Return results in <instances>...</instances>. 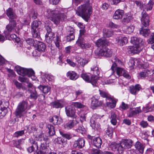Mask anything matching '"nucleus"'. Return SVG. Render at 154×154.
<instances>
[{"mask_svg": "<svg viewBox=\"0 0 154 154\" xmlns=\"http://www.w3.org/2000/svg\"><path fill=\"white\" fill-rule=\"evenodd\" d=\"M71 105L78 108H81L84 107L85 106L81 103L79 102H73Z\"/></svg>", "mask_w": 154, "mask_h": 154, "instance_id": "8fccbe9b", "label": "nucleus"}, {"mask_svg": "<svg viewBox=\"0 0 154 154\" xmlns=\"http://www.w3.org/2000/svg\"><path fill=\"white\" fill-rule=\"evenodd\" d=\"M21 140H19L17 141H14V145L17 148L21 149L22 148L20 146L21 144Z\"/></svg>", "mask_w": 154, "mask_h": 154, "instance_id": "6e6d98bb", "label": "nucleus"}, {"mask_svg": "<svg viewBox=\"0 0 154 154\" xmlns=\"http://www.w3.org/2000/svg\"><path fill=\"white\" fill-rule=\"evenodd\" d=\"M153 3L152 1H150L148 3L143 7V8L146 10V11L151 10L152 8Z\"/></svg>", "mask_w": 154, "mask_h": 154, "instance_id": "de8ad7c7", "label": "nucleus"}, {"mask_svg": "<svg viewBox=\"0 0 154 154\" xmlns=\"http://www.w3.org/2000/svg\"><path fill=\"white\" fill-rule=\"evenodd\" d=\"M98 79V75H92L90 79V82L91 83L93 86H95L97 83V81Z\"/></svg>", "mask_w": 154, "mask_h": 154, "instance_id": "79ce46f5", "label": "nucleus"}, {"mask_svg": "<svg viewBox=\"0 0 154 154\" xmlns=\"http://www.w3.org/2000/svg\"><path fill=\"white\" fill-rule=\"evenodd\" d=\"M76 44L83 49H88L91 47V45L90 43H85L84 39L80 36L76 41Z\"/></svg>", "mask_w": 154, "mask_h": 154, "instance_id": "1a4fd4ad", "label": "nucleus"}, {"mask_svg": "<svg viewBox=\"0 0 154 154\" xmlns=\"http://www.w3.org/2000/svg\"><path fill=\"white\" fill-rule=\"evenodd\" d=\"M49 121L50 122H53L54 124L59 125L62 122V120L59 116L54 115L50 119Z\"/></svg>", "mask_w": 154, "mask_h": 154, "instance_id": "4be33fe9", "label": "nucleus"}, {"mask_svg": "<svg viewBox=\"0 0 154 154\" xmlns=\"http://www.w3.org/2000/svg\"><path fill=\"white\" fill-rule=\"evenodd\" d=\"M91 70L93 72V75H98L100 73V71L98 67L94 66L91 68Z\"/></svg>", "mask_w": 154, "mask_h": 154, "instance_id": "3c124183", "label": "nucleus"}, {"mask_svg": "<svg viewBox=\"0 0 154 154\" xmlns=\"http://www.w3.org/2000/svg\"><path fill=\"white\" fill-rule=\"evenodd\" d=\"M133 143V141L130 139L122 140L120 143V151L123 153L125 149H129L131 147Z\"/></svg>", "mask_w": 154, "mask_h": 154, "instance_id": "0eeeda50", "label": "nucleus"}, {"mask_svg": "<svg viewBox=\"0 0 154 154\" xmlns=\"http://www.w3.org/2000/svg\"><path fill=\"white\" fill-rule=\"evenodd\" d=\"M112 54L111 50L106 47L100 49L98 53L99 56H103L106 57H111Z\"/></svg>", "mask_w": 154, "mask_h": 154, "instance_id": "9b49d317", "label": "nucleus"}, {"mask_svg": "<svg viewBox=\"0 0 154 154\" xmlns=\"http://www.w3.org/2000/svg\"><path fill=\"white\" fill-rule=\"evenodd\" d=\"M141 21L143 26L147 27L149 25L150 22L149 17L147 13L144 11L142 12Z\"/></svg>", "mask_w": 154, "mask_h": 154, "instance_id": "4468645a", "label": "nucleus"}, {"mask_svg": "<svg viewBox=\"0 0 154 154\" xmlns=\"http://www.w3.org/2000/svg\"><path fill=\"white\" fill-rule=\"evenodd\" d=\"M38 88L44 93L47 94L50 91L51 88L48 86L40 85Z\"/></svg>", "mask_w": 154, "mask_h": 154, "instance_id": "c9c22d12", "label": "nucleus"}, {"mask_svg": "<svg viewBox=\"0 0 154 154\" xmlns=\"http://www.w3.org/2000/svg\"><path fill=\"white\" fill-rule=\"evenodd\" d=\"M29 142L32 144V146L29 147L27 149V150L29 152L31 153L38 150V146L36 141L34 140L33 138H30L29 140Z\"/></svg>", "mask_w": 154, "mask_h": 154, "instance_id": "f8f14e48", "label": "nucleus"}, {"mask_svg": "<svg viewBox=\"0 0 154 154\" xmlns=\"http://www.w3.org/2000/svg\"><path fill=\"white\" fill-rule=\"evenodd\" d=\"M121 147L120 143H117L115 142H112L110 145V148L114 151H117L119 153L122 154V152L120 151V147Z\"/></svg>", "mask_w": 154, "mask_h": 154, "instance_id": "412c9836", "label": "nucleus"}, {"mask_svg": "<svg viewBox=\"0 0 154 154\" xmlns=\"http://www.w3.org/2000/svg\"><path fill=\"white\" fill-rule=\"evenodd\" d=\"M131 19V17L129 16H125L123 19L122 22L125 23H128Z\"/></svg>", "mask_w": 154, "mask_h": 154, "instance_id": "69168bd1", "label": "nucleus"}, {"mask_svg": "<svg viewBox=\"0 0 154 154\" xmlns=\"http://www.w3.org/2000/svg\"><path fill=\"white\" fill-rule=\"evenodd\" d=\"M128 41L127 38L125 37L120 36H117L115 39L116 43L120 46H122L127 44Z\"/></svg>", "mask_w": 154, "mask_h": 154, "instance_id": "dca6fc26", "label": "nucleus"}, {"mask_svg": "<svg viewBox=\"0 0 154 154\" xmlns=\"http://www.w3.org/2000/svg\"><path fill=\"white\" fill-rule=\"evenodd\" d=\"M28 91H29L30 93L29 96V98L32 99L36 100L37 98L38 95L35 89L34 88V90H33L31 89H29Z\"/></svg>", "mask_w": 154, "mask_h": 154, "instance_id": "e433bc0d", "label": "nucleus"}, {"mask_svg": "<svg viewBox=\"0 0 154 154\" xmlns=\"http://www.w3.org/2000/svg\"><path fill=\"white\" fill-rule=\"evenodd\" d=\"M131 42L134 45H143L144 42L142 39L136 36L131 38Z\"/></svg>", "mask_w": 154, "mask_h": 154, "instance_id": "aec40b11", "label": "nucleus"}, {"mask_svg": "<svg viewBox=\"0 0 154 154\" xmlns=\"http://www.w3.org/2000/svg\"><path fill=\"white\" fill-rule=\"evenodd\" d=\"M6 14L9 18V20H14L17 18V16L15 13L14 11L11 8H9L6 11Z\"/></svg>", "mask_w": 154, "mask_h": 154, "instance_id": "f3484780", "label": "nucleus"}, {"mask_svg": "<svg viewBox=\"0 0 154 154\" xmlns=\"http://www.w3.org/2000/svg\"><path fill=\"white\" fill-rule=\"evenodd\" d=\"M41 22L34 21L31 24L32 33L33 37L39 38L40 37L39 31L41 29Z\"/></svg>", "mask_w": 154, "mask_h": 154, "instance_id": "423d86ee", "label": "nucleus"}, {"mask_svg": "<svg viewBox=\"0 0 154 154\" xmlns=\"http://www.w3.org/2000/svg\"><path fill=\"white\" fill-rule=\"evenodd\" d=\"M66 143V140H65L64 139L61 137H59L58 144L63 145Z\"/></svg>", "mask_w": 154, "mask_h": 154, "instance_id": "774afa93", "label": "nucleus"}, {"mask_svg": "<svg viewBox=\"0 0 154 154\" xmlns=\"http://www.w3.org/2000/svg\"><path fill=\"white\" fill-rule=\"evenodd\" d=\"M28 105V103L25 101L19 103L14 112L16 118H20L25 116L27 110L30 108V106Z\"/></svg>", "mask_w": 154, "mask_h": 154, "instance_id": "f03ea898", "label": "nucleus"}, {"mask_svg": "<svg viewBox=\"0 0 154 154\" xmlns=\"http://www.w3.org/2000/svg\"><path fill=\"white\" fill-rule=\"evenodd\" d=\"M47 128L48 130V133L49 136H53L55 134V131L54 126L51 124L47 125Z\"/></svg>", "mask_w": 154, "mask_h": 154, "instance_id": "4c0bfd02", "label": "nucleus"}, {"mask_svg": "<svg viewBox=\"0 0 154 154\" xmlns=\"http://www.w3.org/2000/svg\"><path fill=\"white\" fill-rule=\"evenodd\" d=\"M65 111L68 116L73 118H76L75 110L72 105L66 106L65 107Z\"/></svg>", "mask_w": 154, "mask_h": 154, "instance_id": "ddd939ff", "label": "nucleus"}, {"mask_svg": "<svg viewBox=\"0 0 154 154\" xmlns=\"http://www.w3.org/2000/svg\"><path fill=\"white\" fill-rule=\"evenodd\" d=\"M50 105L52 107L56 108H61L63 107L62 102L59 100H55L51 103Z\"/></svg>", "mask_w": 154, "mask_h": 154, "instance_id": "b1692460", "label": "nucleus"}, {"mask_svg": "<svg viewBox=\"0 0 154 154\" xmlns=\"http://www.w3.org/2000/svg\"><path fill=\"white\" fill-rule=\"evenodd\" d=\"M150 32V30L147 29V27H145L143 26L140 30V33L144 36L146 37L148 36Z\"/></svg>", "mask_w": 154, "mask_h": 154, "instance_id": "2f4dec72", "label": "nucleus"}, {"mask_svg": "<svg viewBox=\"0 0 154 154\" xmlns=\"http://www.w3.org/2000/svg\"><path fill=\"white\" fill-rule=\"evenodd\" d=\"M77 123L75 120H70L65 125L64 127L66 128L71 129L74 127Z\"/></svg>", "mask_w": 154, "mask_h": 154, "instance_id": "473e14b6", "label": "nucleus"}, {"mask_svg": "<svg viewBox=\"0 0 154 154\" xmlns=\"http://www.w3.org/2000/svg\"><path fill=\"white\" fill-rule=\"evenodd\" d=\"M143 48V45H134L133 46H131L129 47L131 52L137 54L140 52Z\"/></svg>", "mask_w": 154, "mask_h": 154, "instance_id": "6ab92c4d", "label": "nucleus"}, {"mask_svg": "<svg viewBox=\"0 0 154 154\" xmlns=\"http://www.w3.org/2000/svg\"><path fill=\"white\" fill-rule=\"evenodd\" d=\"M103 35L105 37L109 38L113 34V31L112 30L104 29Z\"/></svg>", "mask_w": 154, "mask_h": 154, "instance_id": "a18cd8bd", "label": "nucleus"}, {"mask_svg": "<svg viewBox=\"0 0 154 154\" xmlns=\"http://www.w3.org/2000/svg\"><path fill=\"white\" fill-rule=\"evenodd\" d=\"M135 147L139 152L142 153L143 152L144 146L139 141H137L134 145Z\"/></svg>", "mask_w": 154, "mask_h": 154, "instance_id": "f704fd0d", "label": "nucleus"}, {"mask_svg": "<svg viewBox=\"0 0 154 154\" xmlns=\"http://www.w3.org/2000/svg\"><path fill=\"white\" fill-rule=\"evenodd\" d=\"M141 110L140 107H136L135 108H130L128 112V116L129 117H131L136 116L139 113L141 112Z\"/></svg>", "mask_w": 154, "mask_h": 154, "instance_id": "a211bd4d", "label": "nucleus"}, {"mask_svg": "<svg viewBox=\"0 0 154 154\" xmlns=\"http://www.w3.org/2000/svg\"><path fill=\"white\" fill-rule=\"evenodd\" d=\"M141 89V86L140 85L137 84L134 86L130 87V91L131 94L135 95Z\"/></svg>", "mask_w": 154, "mask_h": 154, "instance_id": "393cba45", "label": "nucleus"}, {"mask_svg": "<svg viewBox=\"0 0 154 154\" xmlns=\"http://www.w3.org/2000/svg\"><path fill=\"white\" fill-rule=\"evenodd\" d=\"M92 152L93 154H103V152L98 149H93Z\"/></svg>", "mask_w": 154, "mask_h": 154, "instance_id": "338daca9", "label": "nucleus"}, {"mask_svg": "<svg viewBox=\"0 0 154 154\" xmlns=\"http://www.w3.org/2000/svg\"><path fill=\"white\" fill-rule=\"evenodd\" d=\"M147 42L148 44H152L151 48L154 49V33H152L151 34L149 38L147 40Z\"/></svg>", "mask_w": 154, "mask_h": 154, "instance_id": "c03bdc74", "label": "nucleus"}, {"mask_svg": "<svg viewBox=\"0 0 154 154\" xmlns=\"http://www.w3.org/2000/svg\"><path fill=\"white\" fill-rule=\"evenodd\" d=\"M102 143L101 139L100 137L94 138L93 139V145L97 148L101 147V146Z\"/></svg>", "mask_w": 154, "mask_h": 154, "instance_id": "bb28decb", "label": "nucleus"}, {"mask_svg": "<svg viewBox=\"0 0 154 154\" xmlns=\"http://www.w3.org/2000/svg\"><path fill=\"white\" fill-rule=\"evenodd\" d=\"M91 126L92 128L95 130H97L100 129V124H96L95 121L93 119H91L90 120Z\"/></svg>", "mask_w": 154, "mask_h": 154, "instance_id": "58836bf2", "label": "nucleus"}, {"mask_svg": "<svg viewBox=\"0 0 154 154\" xmlns=\"http://www.w3.org/2000/svg\"><path fill=\"white\" fill-rule=\"evenodd\" d=\"M66 76L69 79L73 80H75L79 77L78 75L75 72L70 71L66 73Z\"/></svg>", "mask_w": 154, "mask_h": 154, "instance_id": "5701e85b", "label": "nucleus"}, {"mask_svg": "<svg viewBox=\"0 0 154 154\" xmlns=\"http://www.w3.org/2000/svg\"><path fill=\"white\" fill-rule=\"evenodd\" d=\"M60 38L59 36H57L54 40V43L57 47H60Z\"/></svg>", "mask_w": 154, "mask_h": 154, "instance_id": "0e129e2a", "label": "nucleus"}, {"mask_svg": "<svg viewBox=\"0 0 154 154\" xmlns=\"http://www.w3.org/2000/svg\"><path fill=\"white\" fill-rule=\"evenodd\" d=\"M9 104L8 101H4L2 105V106L1 107L4 110V115L5 113H7L8 112V109Z\"/></svg>", "mask_w": 154, "mask_h": 154, "instance_id": "37998d69", "label": "nucleus"}, {"mask_svg": "<svg viewBox=\"0 0 154 154\" xmlns=\"http://www.w3.org/2000/svg\"><path fill=\"white\" fill-rule=\"evenodd\" d=\"M92 9L89 4H83L79 7L77 13L87 21L91 13Z\"/></svg>", "mask_w": 154, "mask_h": 154, "instance_id": "f257e3e1", "label": "nucleus"}, {"mask_svg": "<svg viewBox=\"0 0 154 154\" xmlns=\"http://www.w3.org/2000/svg\"><path fill=\"white\" fill-rule=\"evenodd\" d=\"M150 71L148 70H145L139 73V76L141 78H144L150 75Z\"/></svg>", "mask_w": 154, "mask_h": 154, "instance_id": "a19ab883", "label": "nucleus"}, {"mask_svg": "<svg viewBox=\"0 0 154 154\" xmlns=\"http://www.w3.org/2000/svg\"><path fill=\"white\" fill-rule=\"evenodd\" d=\"M111 123L114 125H116L117 123V117L116 113L113 112H112L109 117Z\"/></svg>", "mask_w": 154, "mask_h": 154, "instance_id": "72a5a7b5", "label": "nucleus"}, {"mask_svg": "<svg viewBox=\"0 0 154 154\" xmlns=\"http://www.w3.org/2000/svg\"><path fill=\"white\" fill-rule=\"evenodd\" d=\"M75 30L71 26H67L66 28V34L67 35L66 39L67 42H70L74 40L75 35L74 33Z\"/></svg>", "mask_w": 154, "mask_h": 154, "instance_id": "9d476101", "label": "nucleus"}, {"mask_svg": "<svg viewBox=\"0 0 154 154\" xmlns=\"http://www.w3.org/2000/svg\"><path fill=\"white\" fill-rule=\"evenodd\" d=\"M114 128L108 125L107 128L105 129L106 134L109 137H112L113 135Z\"/></svg>", "mask_w": 154, "mask_h": 154, "instance_id": "ea45409f", "label": "nucleus"}, {"mask_svg": "<svg viewBox=\"0 0 154 154\" xmlns=\"http://www.w3.org/2000/svg\"><path fill=\"white\" fill-rule=\"evenodd\" d=\"M102 102L101 101H99L98 100L93 97L91 98V106L94 107L99 106L101 105Z\"/></svg>", "mask_w": 154, "mask_h": 154, "instance_id": "7c9ffc66", "label": "nucleus"}, {"mask_svg": "<svg viewBox=\"0 0 154 154\" xmlns=\"http://www.w3.org/2000/svg\"><path fill=\"white\" fill-rule=\"evenodd\" d=\"M78 62L81 66H84L85 64L88 63V61L87 60L80 58L79 60H78Z\"/></svg>", "mask_w": 154, "mask_h": 154, "instance_id": "4d7b16f0", "label": "nucleus"}, {"mask_svg": "<svg viewBox=\"0 0 154 154\" xmlns=\"http://www.w3.org/2000/svg\"><path fill=\"white\" fill-rule=\"evenodd\" d=\"M107 42L104 39L100 38L98 39L95 43L96 45L98 47L102 46L103 47L107 44Z\"/></svg>", "mask_w": 154, "mask_h": 154, "instance_id": "c756f323", "label": "nucleus"}, {"mask_svg": "<svg viewBox=\"0 0 154 154\" xmlns=\"http://www.w3.org/2000/svg\"><path fill=\"white\" fill-rule=\"evenodd\" d=\"M125 70L120 67H117L116 69V74L119 76H121L123 73L125 72Z\"/></svg>", "mask_w": 154, "mask_h": 154, "instance_id": "5fc2aeb1", "label": "nucleus"}, {"mask_svg": "<svg viewBox=\"0 0 154 154\" xmlns=\"http://www.w3.org/2000/svg\"><path fill=\"white\" fill-rule=\"evenodd\" d=\"M47 16L56 25L59 24L62 19L60 17V13L57 11L48 9L47 11Z\"/></svg>", "mask_w": 154, "mask_h": 154, "instance_id": "7ed1b4c3", "label": "nucleus"}, {"mask_svg": "<svg viewBox=\"0 0 154 154\" xmlns=\"http://www.w3.org/2000/svg\"><path fill=\"white\" fill-rule=\"evenodd\" d=\"M9 23L8 24L6 27V30L5 31L4 33L6 35H8L10 33L13 32L15 31L22 28L21 26L20 27L19 25H17V23L14 20H9Z\"/></svg>", "mask_w": 154, "mask_h": 154, "instance_id": "39448f33", "label": "nucleus"}, {"mask_svg": "<svg viewBox=\"0 0 154 154\" xmlns=\"http://www.w3.org/2000/svg\"><path fill=\"white\" fill-rule=\"evenodd\" d=\"M24 130L17 131L15 133L14 135L15 137H18L19 136H22L24 134Z\"/></svg>", "mask_w": 154, "mask_h": 154, "instance_id": "052dcab7", "label": "nucleus"}, {"mask_svg": "<svg viewBox=\"0 0 154 154\" xmlns=\"http://www.w3.org/2000/svg\"><path fill=\"white\" fill-rule=\"evenodd\" d=\"M114 63L111 66V68L113 69V68H115L117 66V64H120L122 63L121 61L117 57H115Z\"/></svg>", "mask_w": 154, "mask_h": 154, "instance_id": "603ef678", "label": "nucleus"}, {"mask_svg": "<svg viewBox=\"0 0 154 154\" xmlns=\"http://www.w3.org/2000/svg\"><path fill=\"white\" fill-rule=\"evenodd\" d=\"M27 129L30 132H33L37 131L36 127L34 125H32L27 127Z\"/></svg>", "mask_w": 154, "mask_h": 154, "instance_id": "680f3d73", "label": "nucleus"}, {"mask_svg": "<svg viewBox=\"0 0 154 154\" xmlns=\"http://www.w3.org/2000/svg\"><path fill=\"white\" fill-rule=\"evenodd\" d=\"M124 14V11L122 10L119 9L116 10L113 16V18L115 19H121Z\"/></svg>", "mask_w": 154, "mask_h": 154, "instance_id": "a878e982", "label": "nucleus"}, {"mask_svg": "<svg viewBox=\"0 0 154 154\" xmlns=\"http://www.w3.org/2000/svg\"><path fill=\"white\" fill-rule=\"evenodd\" d=\"M100 94V96L106 98L107 100L110 99L109 94L106 92L102 90H99Z\"/></svg>", "mask_w": 154, "mask_h": 154, "instance_id": "09e8293b", "label": "nucleus"}, {"mask_svg": "<svg viewBox=\"0 0 154 154\" xmlns=\"http://www.w3.org/2000/svg\"><path fill=\"white\" fill-rule=\"evenodd\" d=\"M108 100H110V102H106V105L107 106L112 108H114L116 106V101L113 100L110 97V99H109Z\"/></svg>", "mask_w": 154, "mask_h": 154, "instance_id": "49530a36", "label": "nucleus"}, {"mask_svg": "<svg viewBox=\"0 0 154 154\" xmlns=\"http://www.w3.org/2000/svg\"><path fill=\"white\" fill-rule=\"evenodd\" d=\"M73 139L75 140L73 145V147L75 149H82L85 146V141L83 138L79 137L77 139L75 138Z\"/></svg>", "mask_w": 154, "mask_h": 154, "instance_id": "6e6552de", "label": "nucleus"}, {"mask_svg": "<svg viewBox=\"0 0 154 154\" xmlns=\"http://www.w3.org/2000/svg\"><path fill=\"white\" fill-rule=\"evenodd\" d=\"M81 77L85 81L88 82H90V79L89 76L86 73H82L81 74Z\"/></svg>", "mask_w": 154, "mask_h": 154, "instance_id": "13d9d810", "label": "nucleus"}, {"mask_svg": "<svg viewBox=\"0 0 154 154\" xmlns=\"http://www.w3.org/2000/svg\"><path fill=\"white\" fill-rule=\"evenodd\" d=\"M49 147L46 141L42 143L39 148V151L36 154H46L49 151Z\"/></svg>", "mask_w": 154, "mask_h": 154, "instance_id": "2eb2a0df", "label": "nucleus"}, {"mask_svg": "<svg viewBox=\"0 0 154 154\" xmlns=\"http://www.w3.org/2000/svg\"><path fill=\"white\" fill-rule=\"evenodd\" d=\"M36 137L38 138V140L39 141H44V142L46 141V140L47 139V138L44 137V134L42 133L37 135L36 136Z\"/></svg>", "mask_w": 154, "mask_h": 154, "instance_id": "864d4df0", "label": "nucleus"}, {"mask_svg": "<svg viewBox=\"0 0 154 154\" xmlns=\"http://www.w3.org/2000/svg\"><path fill=\"white\" fill-rule=\"evenodd\" d=\"M46 46L45 44L42 42H38L36 46V49L38 51L43 52L46 50Z\"/></svg>", "mask_w": 154, "mask_h": 154, "instance_id": "cd10ccee", "label": "nucleus"}, {"mask_svg": "<svg viewBox=\"0 0 154 154\" xmlns=\"http://www.w3.org/2000/svg\"><path fill=\"white\" fill-rule=\"evenodd\" d=\"M77 131L82 134L85 133L86 131L85 129L82 126H80L77 129Z\"/></svg>", "mask_w": 154, "mask_h": 154, "instance_id": "bf43d9fd", "label": "nucleus"}, {"mask_svg": "<svg viewBox=\"0 0 154 154\" xmlns=\"http://www.w3.org/2000/svg\"><path fill=\"white\" fill-rule=\"evenodd\" d=\"M134 28V27L133 26H128L126 29V33L128 34H131L133 32Z\"/></svg>", "mask_w": 154, "mask_h": 154, "instance_id": "e2e57ef3", "label": "nucleus"}, {"mask_svg": "<svg viewBox=\"0 0 154 154\" xmlns=\"http://www.w3.org/2000/svg\"><path fill=\"white\" fill-rule=\"evenodd\" d=\"M15 69L19 75L23 76L27 75L29 77L31 76L33 80L35 79L34 72L32 69H27L17 66Z\"/></svg>", "mask_w": 154, "mask_h": 154, "instance_id": "20e7f679", "label": "nucleus"}, {"mask_svg": "<svg viewBox=\"0 0 154 154\" xmlns=\"http://www.w3.org/2000/svg\"><path fill=\"white\" fill-rule=\"evenodd\" d=\"M60 134L63 137L69 140L71 139L73 137H77L76 135H72L69 133H66L60 131Z\"/></svg>", "mask_w": 154, "mask_h": 154, "instance_id": "c85d7f7f", "label": "nucleus"}]
</instances>
